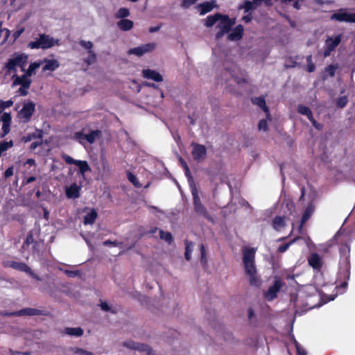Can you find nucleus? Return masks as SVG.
I'll return each instance as SVG.
<instances>
[{
    "label": "nucleus",
    "instance_id": "f257e3e1",
    "mask_svg": "<svg viewBox=\"0 0 355 355\" xmlns=\"http://www.w3.org/2000/svg\"><path fill=\"white\" fill-rule=\"evenodd\" d=\"M254 248H245L243 252V265L245 273L249 277V284L252 286L259 287L261 279L257 275V270L255 265Z\"/></svg>",
    "mask_w": 355,
    "mask_h": 355
},
{
    "label": "nucleus",
    "instance_id": "f03ea898",
    "mask_svg": "<svg viewBox=\"0 0 355 355\" xmlns=\"http://www.w3.org/2000/svg\"><path fill=\"white\" fill-rule=\"evenodd\" d=\"M85 129H82L80 131L76 132L73 134V139L78 141L80 144L84 145L85 141L89 144H92L96 139H100L102 137V131L101 130H92L87 134L84 133Z\"/></svg>",
    "mask_w": 355,
    "mask_h": 355
},
{
    "label": "nucleus",
    "instance_id": "7ed1b4c3",
    "mask_svg": "<svg viewBox=\"0 0 355 355\" xmlns=\"http://www.w3.org/2000/svg\"><path fill=\"white\" fill-rule=\"evenodd\" d=\"M58 44V40L45 33L40 34L39 38L28 43V46L31 49H47Z\"/></svg>",
    "mask_w": 355,
    "mask_h": 355
},
{
    "label": "nucleus",
    "instance_id": "20e7f679",
    "mask_svg": "<svg viewBox=\"0 0 355 355\" xmlns=\"http://www.w3.org/2000/svg\"><path fill=\"white\" fill-rule=\"evenodd\" d=\"M28 62V55L24 53L17 54L12 58L8 60L4 68L7 73L17 71V67H19L22 71H25L24 67Z\"/></svg>",
    "mask_w": 355,
    "mask_h": 355
},
{
    "label": "nucleus",
    "instance_id": "39448f33",
    "mask_svg": "<svg viewBox=\"0 0 355 355\" xmlns=\"http://www.w3.org/2000/svg\"><path fill=\"white\" fill-rule=\"evenodd\" d=\"M340 265L343 268V274L347 280L350 276V246L347 244L342 245L339 249Z\"/></svg>",
    "mask_w": 355,
    "mask_h": 355
},
{
    "label": "nucleus",
    "instance_id": "423d86ee",
    "mask_svg": "<svg viewBox=\"0 0 355 355\" xmlns=\"http://www.w3.org/2000/svg\"><path fill=\"white\" fill-rule=\"evenodd\" d=\"M218 21L219 23L217 25V28H219V31L216 34L217 40L222 38L225 34L229 33L232 27L236 23L235 19H230L229 16L225 15H222Z\"/></svg>",
    "mask_w": 355,
    "mask_h": 355
},
{
    "label": "nucleus",
    "instance_id": "0eeeda50",
    "mask_svg": "<svg viewBox=\"0 0 355 355\" xmlns=\"http://www.w3.org/2000/svg\"><path fill=\"white\" fill-rule=\"evenodd\" d=\"M193 200V209L194 211L199 216H203L205 218L210 220L211 217L209 214L206 207L201 202L200 198L198 196V190L193 188L191 191Z\"/></svg>",
    "mask_w": 355,
    "mask_h": 355
},
{
    "label": "nucleus",
    "instance_id": "6e6552de",
    "mask_svg": "<svg viewBox=\"0 0 355 355\" xmlns=\"http://www.w3.org/2000/svg\"><path fill=\"white\" fill-rule=\"evenodd\" d=\"M35 111V104L34 102L28 101L24 103L22 108L18 112V118L24 123H27Z\"/></svg>",
    "mask_w": 355,
    "mask_h": 355
},
{
    "label": "nucleus",
    "instance_id": "1a4fd4ad",
    "mask_svg": "<svg viewBox=\"0 0 355 355\" xmlns=\"http://www.w3.org/2000/svg\"><path fill=\"white\" fill-rule=\"evenodd\" d=\"M284 285V282L279 277H275V281L272 286H270L268 291L265 293V297L271 301L277 297V293L279 292L282 287Z\"/></svg>",
    "mask_w": 355,
    "mask_h": 355
},
{
    "label": "nucleus",
    "instance_id": "9d476101",
    "mask_svg": "<svg viewBox=\"0 0 355 355\" xmlns=\"http://www.w3.org/2000/svg\"><path fill=\"white\" fill-rule=\"evenodd\" d=\"M7 266L21 272H24L36 280H40V277L34 273L31 268L25 263L10 261L7 263Z\"/></svg>",
    "mask_w": 355,
    "mask_h": 355
},
{
    "label": "nucleus",
    "instance_id": "9b49d317",
    "mask_svg": "<svg viewBox=\"0 0 355 355\" xmlns=\"http://www.w3.org/2000/svg\"><path fill=\"white\" fill-rule=\"evenodd\" d=\"M191 146H192L191 155L195 161L200 162L206 158L207 150L205 146L196 142H192Z\"/></svg>",
    "mask_w": 355,
    "mask_h": 355
},
{
    "label": "nucleus",
    "instance_id": "f8f14e48",
    "mask_svg": "<svg viewBox=\"0 0 355 355\" xmlns=\"http://www.w3.org/2000/svg\"><path fill=\"white\" fill-rule=\"evenodd\" d=\"M340 42L341 35H338L334 37H328L325 40V48L323 52L324 57L329 56L331 53L340 44Z\"/></svg>",
    "mask_w": 355,
    "mask_h": 355
},
{
    "label": "nucleus",
    "instance_id": "ddd939ff",
    "mask_svg": "<svg viewBox=\"0 0 355 355\" xmlns=\"http://www.w3.org/2000/svg\"><path fill=\"white\" fill-rule=\"evenodd\" d=\"M62 159L67 164H74L79 168L80 173L84 175L86 172L90 171L91 168L87 161L76 160L68 155H63Z\"/></svg>",
    "mask_w": 355,
    "mask_h": 355
},
{
    "label": "nucleus",
    "instance_id": "4468645a",
    "mask_svg": "<svg viewBox=\"0 0 355 355\" xmlns=\"http://www.w3.org/2000/svg\"><path fill=\"white\" fill-rule=\"evenodd\" d=\"M62 159L67 164H74L79 168L80 173L84 175L86 172L90 171L91 168L87 161L76 160L68 155H63Z\"/></svg>",
    "mask_w": 355,
    "mask_h": 355
},
{
    "label": "nucleus",
    "instance_id": "2eb2a0df",
    "mask_svg": "<svg viewBox=\"0 0 355 355\" xmlns=\"http://www.w3.org/2000/svg\"><path fill=\"white\" fill-rule=\"evenodd\" d=\"M155 47L156 44L155 43H147L137 47L130 49L128 51V54L141 57L147 53L153 51Z\"/></svg>",
    "mask_w": 355,
    "mask_h": 355
},
{
    "label": "nucleus",
    "instance_id": "dca6fc26",
    "mask_svg": "<svg viewBox=\"0 0 355 355\" xmlns=\"http://www.w3.org/2000/svg\"><path fill=\"white\" fill-rule=\"evenodd\" d=\"M331 19L338 21L355 23V13H348L346 9H340L331 15Z\"/></svg>",
    "mask_w": 355,
    "mask_h": 355
},
{
    "label": "nucleus",
    "instance_id": "f3484780",
    "mask_svg": "<svg viewBox=\"0 0 355 355\" xmlns=\"http://www.w3.org/2000/svg\"><path fill=\"white\" fill-rule=\"evenodd\" d=\"M7 316H22V315H42V311L34 308H25L18 311L2 313Z\"/></svg>",
    "mask_w": 355,
    "mask_h": 355
},
{
    "label": "nucleus",
    "instance_id": "a211bd4d",
    "mask_svg": "<svg viewBox=\"0 0 355 355\" xmlns=\"http://www.w3.org/2000/svg\"><path fill=\"white\" fill-rule=\"evenodd\" d=\"M123 345L130 349L146 352L147 355H153V349L148 345L130 341L124 343Z\"/></svg>",
    "mask_w": 355,
    "mask_h": 355
},
{
    "label": "nucleus",
    "instance_id": "6ab92c4d",
    "mask_svg": "<svg viewBox=\"0 0 355 355\" xmlns=\"http://www.w3.org/2000/svg\"><path fill=\"white\" fill-rule=\"evenodd\" d=\"M12 78L13 80L12 87L20 85L24 87H30L32 83V80L30 77L26 76L24 73L21 76L14 74Z\"/></svg>",
    "mask_w": 355,
    "mask_h": 355
},
{
    "label": "nucleus",
    "instance_id": "aec40b11",
    "mask_svg": "<svg viewBox=\"0 0 355 355\" xmlns=\"http://www.w3.org/2000/svg\"><path fill=\"white\" fill-rule=\"evenodd\" d=\"M308 263L313 269L320 271L323 266L322 258L318 253H312L308 258Z\"/></svg>",
    "mask_w": 355,
    "mask_h": 355
},
{
    "label": "nucleus",
    "instance_id": "412c9836",
    "mask_svg": "<svg viewBox=\"0 0 355 355\" xmlns=\"http://www.w3.org/2000/svg\"><path fill=\"white\" fill-rule=\"evenodd\" d=\"M142 74L146 79L153 80L155 82L163 81L162 76L155 70L150 69H143Z\"/></svg>",
    "mask_w": 355,
    "mask_h": 355
},
{
    "label": "nucleus",
    "instance_id": "4be33fe9",
    "mask_svg": "<svg viewBox=\"0 0 355 355\" xmlns=\"http://www.w3.org/2000/svg\"><path fill=\"white\" fill-rule=\"evenodd\" d=\"M243 26L241 24L237 25L232 30L231 29V32L229 33L227 36V39L230 41H238L243 37Z\"/></svg>",
    "mask_w": 355,
    "mask_h": 355
},
{
    "label": "nucleus",
    "instance_id": "5701e85b",
    "mask_svg": "<svg viewBox=\"0 0 355 355\" xmlns=\"http://www.w3.org/2000/svg\"><path fill=\"white\" fill-rule=\"evenodd\" d=\"M80 187L78 186L76 183H73L66 189V196L68 198H78L80 196Z\"/></svg>",
    "mask_w": 355,
    "mask_h": 355
},
{
    "label": "nucleus",
    "instance_id": "b1692460",
    "mask_svg": "<svg viewBox=\"0 0 355 355\" xmlns=\"http://www.w3.org/2000/svg\"><path fill=\"white\" fill-rule=\"evenodd\" d=\"M251 101L254 105L259 106L268 116H270L269 108L266 105L265 97L263 96L251 98Z\"/></svg>",
    "mask_w": 355,
    "mask_h": 355
},
{
    "label": "nucleus",
    "instance_id": "393cba45",
    "mask_svg": "<svg viewBox=\"0 0 355 355\" xmlns=\"http://www.w3.org/2000/svg\"><path fill=\"white\" fill-rule=\"evenodd\" d=\"M216 6V5L214 1H205L198 4V8L199 9L200 15H204L206 13L211 12Z\"/></svg>",
    "mask_w": 355,
    "mask_h": 355
},
{
    "label": "nucleus",
    "instance_id": "a878e982",
    "mask_svg": "<svg viewBox=\"0 0 355 355\" xmlns=\"http://www.w3.org/2000/svg\"><path fill=\"white\" fill-rule=\"evenodd\" d=\"M45 63V65L42 68L43 71H53L56 70L60 67V62L57 60H49L47 58H44L43 62Z\"/></svg>",
    "mask_w": 355,
    "mask_h": 355
},
{
    "label": "nucleus",
    "instance_id": "bb28decb",
    "mask_svg": "<svg viewBox=\"0 0 355 355\" xmlns=\"http://www.w3.org/2000/svg\"><path fill=\"white\" fill-rule=\"evenodd\" d=\"M285 216H275L272 220V226L276 231H279L286 226Z\"/></svg>",
    "mask_w": 355,
    "mask_h": 355
},
{
    "label": "nucleus",
    "instance_id": "cd10ccee",
    "mask_svg": "<svg viewBox=\"0 0 355 355\" xmlns=\"http://www.w3.org/2000/svg\"><path fill=\"white\" fill-rule=\"evenodd\" d=\"M118 28L123 31H128L132 28L134 23L132 20L128 19H121L117 21Z\"/></svg>",
    "mask_w": 355,
    "mask_h": 355
},
{
    "label": "nucleus",
    "instance_id": "c85d7f7f",
    "mask_svg": "<svg viewBox=\"0 0 355 355\" xmlns=\"http://www.w3.org/2000/svg\"><path fill=\"white\" fill-rule=\"evenodd\" d=\"M222 17V14L216 13L213 15H209L205 19L204 25L206 27H211L213 26Z\"/></svg>",
    "mask_w": 355,
    "mask_h": 355
},
{
    "label": "nucleus",
    "instance_id": "c756f323",
    "mask_svg": "<svg viewBox=\"0 0 355 355\" xmlns=\"http://www.w3.org/2000/svg\"><path fill=\"white\" fill-rule=\"evenodd\" d=\"M64 333L69 336L80 337L83 336L84 331L81 327H66Z\"/></svg>",
    "mask_w": 355,
    "mask_h": 355
},
{
    "label": "nucleus",
    "instance_id": "7c9ffc66",
    "mask_svg": "<svg viewBox=\"0 0 355 355\" xmlns=\"http://www.w3.org/2000/svg\"><path fill=\"white\" fill-rule=\"evenodd\" d=\"M97 212L96 211L95 209H92L90 212L87 213L85 216H84V220H83V223L85 225H92L96 218H97Z\"/></svg>",
    "mask_w": 355,
    "mask_h": 355
},
{
    "label": "nucleus",
    "instance_id": "2f4dec72",
    "mask_svg": "<svg viewBox=\"0 0 355 355\" xmlns=\"http://www.w3.org/2000/svg\"><path fill=\"white\" fill-rule=\"evenodd\" d=\"M297 110V112L300 113V114L306 116L309 120L311 118L312 119L313 114L311 109L309 107L300 104L298 105Z\"/></svg>",
    "mask_w": 355,
    "mask_h": 355
},
{
    "label": "nucleus",
    "instance_id": "473e14b6",
    "mask_svg": "<svg viewBox=\"0 0 355 355\" xmlns=\"http://www.w3.org/2000/svg\"><path fill=\"white\" fill-rule=\"evenodd\" d=\"M185 252L184 257L186 260L189 261L191 258V252L193 251V242L189 240H185Z\"/></svg>",
    "mask_w": 355,
    "mask_h": 355
},
{
    "label": "nucleus",
    "instance_id": "72a5a7b5",
    "mask_svg": "<svg viewBox=\"0 0 355 355\" xmlns=\"http://www.w3.org/2000/svg\"><path fill=\"white\" fill-rule=\"evenodd\" d=\"M37 138H39V139L42 138V132L41 130H39L38 132L30 133V134L23 137L21 140L24 143H27V142H29V141H32L33 139H35Z\"/></svg>",
    "mask_w": 355,
    "mask_h": 355
},
{
    "label": "nucleus",
    "instance_id": "f704fd0d",
    "mask_svg": "<svg viewBox=\"0 0 355 355\" xmlns=\"http://www.w3.org/2000/svg\"><path fill=\"white\" fill-rule=\"evenodd\" d=\"M313 206L312 205H309L304 212L302 214V218L300 221H302V223H305L311 217L312 212L313 211Z\"/></svg>",
    "mask_w": 355,
    "mask_h": 355
},
{
    "label": "nucleus",
    "instance_id": "c9c22d12",
    "mask_svg": "<svg viewBox=\"0 0 355 355\" xmlns=\"http://www.w3.org/2000/svg\"><path fill=\"white\" fill-rule=\"evenodd\" d=\"M14 146V143L12 140L2 141H0V157H1L3 153L8 150L9 148H12Z\"/></svg>",
    "mask_w": 355,
    "mask_h": 355
},
{
    "label": "nucleus",
    "instance_id": "e433bc0d",
    "mask_svg": "<svg viewBox=\"0 0 355 355\" xmlns=\"http://www.w3.org/2000/svg\"><path fill=\"white\" fill-rule=\"evenodd\" d=\"M42 62H34L31 63L27 70L25 71L24 74L28 77H31L35 70L40 67Z\"/></svg>",
    "mask_w": 355,
    "mask_h": 355
},
{
    "label": "nucleus",
    "instance_id": "4c0bfd02",
    "mask_svg": "<svg viewBox=\"0 0 355 355\" xmlns=\"http://www.w3.org/2000/svg\"><path fill=\"white\" fill-rule=\"evenodd\" d=\"M300 239H301L300 236H297V237L294 238L293 239H292L291 241H290L288 243H284V244L279 246V248L277 249V252L279 253L285 252L292 244H293L294 243H295L297 240H299Z\"/></svg>",
    "mask_w": 355,
    "mask_h": 355
},
{
    "label": "nucleus",
    "instance_id": "58836bf2",
    "mask_svg": "<svg viewBox=\"0 0 355 355\" xmlns=\"http://www.w3.org/2000/svg\"><path fill=\"white\" fill-rule=\"evenodd\" d=\"M130 13L129 9L126 8H121L118 10L116 13V18L117 19H124L130 16Z\"/></svg>",
    "mask_w": 355,
    "mask_h": 355
},
{
    "label": "nucleus",
    "instance_id": "ea45409f",
    "mask_svg": "<svg viewBox=\"0 0 355 355\" xmlns=\"http://www.w3.org/2000/svg\"><path fill=\"white\" fill-rule=\"evenodd\" d=\"M200 262L203 266H206L207 264V252L204 244L200 245Z\"/></svg>",
    "mask_w": 355,
    "mask_h": 355
},
{
    "label": "nucleus",
    "instance_id": "a19ab883",
    "mask_svg": "<svg viewBox=\"0 0 355 355\" xmlns=\"http://www.w3.org/2000/svg\"><path fill=\"white\" fill-rule=\"evenodd\" d=\"M245 1L241 4L239 5V9H244L245 12H248L252 10H254V5H253L252 1H250L249 0H245Z\"/></svg>",
    "mask_w": 355,
    "mask_h": 355
},
{
    "label": "nucleus",
    "instance_id": "79ce46f5",
    "mask_svg": "<svg viewBox=\"0 0 355 355\" xmlns=\"http://www.w3.org/2000/svg\"><path fill=\"white\" fill-rule=\"evenodd\" d=\"M128 180L137 188H140L141 187L139 183L137 178L131 172H128L127 173Z\"/></svg>",
    "mask_w": 355,
    "mask_h": 355
},
{
    "label": "nucleus",
    "instance_id": "37998d69",
    "mask_svg": "<svg viewBox=\"0 0 355 355\" xmlns=\"http://www.w3.org/2000/svg\"><path fill=\"white\" fill-rule=\"evenodd\" d=\"M88 57L84 60L87 65H91L96 62V55L94 51H88Z\"/></svg>",
    "mask_w": 355,
    "mask_h": 355
},
{
    "label": "nucleus",
    "instance_id": "c03bdc74",
    "mask_svg": "<svg viewBox=\"0 0 355 355\" xmlns=\"http://www.w3.org/2000/svg\"><path fill=\"white\" fill-rule=\"evenodd\" d=\"M159 236L162 239L165 240L169 244H171L173 241V236H172L171 233H170V232L160 230Z\"/></svg>",
    "mask_w": 355,
    "mask_h": 355
},
{
    "label": "nucleus",
    "instance_id": "a18cd8bd",
    "mask_svg": "<svg viewBox=\"0 0 355 355\" xmlns=\"http://www.w3.org/2000/svg\"><path fill=\"white\" fill-rule=\"evenodd\" d=\"M348 103L347 96H342L336 99V106L339 108H343Z\"/></svg>",
    "mask_w": 355,
    "mask_h": 355
},
{
    "label": "nucleus",
    "instance_id": "49530a36",
    "mask_svg": "<svg viewBox=\"0 0 355 355\" xmlns=\"http://www.w3.org/2000/svg\"><path fill=\"white\" fill-rule=\"evenodd\" d=\"M13 105V101L12 100H8L6 101H3L0 100V114L6 108L11 107Z\"/></svg>",
    "mask_w": 355,
    "mask_h": 355
},
{
    "label": "nucleus",
    "instance_id": "de8ad7c7",
    "mask_svg": "<svg viewBox=\"0 0 355 355\" xmlns=\"http://www.w3.org/2000/svg\"><path fill=\"white\" fill-rule=\"evenodd\" d=\"M71 350H72L73 354H78V355H94L91 352H88V351H87L85 349H81V348H78V347L73 348Z\"/></svg>",
    "mask_w": 355,
    "mask_h": 355
},
{
    "label": "nucleus",
    "instance_id": "09e8293b",
    "mask_svg": "<svg viewBox=\"0 0 355 355\" xmlns=\"http://www.w3.org/2000/svg\"><path fill=\"white\" fill-rule=\"evenodd\" d=\"M79 44L88 50V51H92V48H93V43L90 41H85V40H80L79 42Z\"/></svg>",
    "mask_w": 355,
    "mask_h": 355
},
{
    "label": "nucleus",
    "instance_id": "8fccbe9b",
    "mask_svg": "<svg viewBox=\"0 0 355 355\" xmlns=\"http://www.w3.org/2000/svg\"><path fill=\"white\" fill-rule=\"evenodd\" d=\"M258 128L259 130L266 132L268 130L267 121L266 119L260 120L258 124Z\"/></svg>",
    "mask_w": 355,
    "mask_h": 355
},
{
    "label": "nucleus",
    "instance_id": "3c124183",
    "mask_svg": "<svg viewBox=\"0 0 355 355\" xmlns=\"http://www.w3.org/2000/svg\"><path fill=\"white\" fill-rule=\"evenodd\" d=\"M336 69H337V66H335L334 64H330V65H328L325 68V71H326V72L328 73L329 76L333 77L335 76V71H336Z\"/></svg>",
    "mask_w": 355,
    "mask_h": 355
},
{
    "label": "nucleus",
    "instance_id": "603ef678",
    "mask_svg": "<svg viewBox=\"0 0 355 355\" xmlns=\"http://www.w3.org/2000/svg\"><path fill=\"white\" fill-rule=\"evenodd\" d=\"M198 0H182L181 6L184 9H188L191 6L193 5Z\"/></svg>",
    "mask_w": 355,
    "mask_h": 355
},
{
    "label": "nucleus",
    "instance_id": "864d4df0",
    "mask_svg": "<svg viewBox=\"0 0 355 355\" xmlns=\"http://www.w3.org/2000/svg\"><path fill=\"white\" fill-rule=\"evenodd\" d=\"M33 242V236L31 233H28L26 237V239L24 241L22 248H25V246H29L31 243Z\"/></svg>",
    "mask_w": 355,
    "mask_h": 355
},
{
    "label": "nucleus",
    "instance_id": "5fc2aeb1",
    "mask_svg": "<svg viewBox=\"0 0 355 355\" xmlns=\"http://www.w3.org/2000/svg\"><path fill=\"white\" fill-rule=\"evenodd\" d=\"M11 115L10 113L4 112L1 116V121L3 123H11Z\"/></svg>",
    "mask_w": 355,
    "mask_h": 355
},
{
    "label": "nucleus",
    "instance_id": "6e6d98bb",
    "mask_svg": "<svg viewBox=\"0 0 355 355\" xmlns=\"http://www.w3.org/2000/svg\"><path fill=\"white\" fill-rule=\"evenodd\" d=\"M309 121L311 122L313 126L318 130H322L323 128V124L317 122V121L312 116Z\"/></svg>",
    "mask_w": 355,
    "mask_h": 355
},
{
    "label": "nucleus",
    "instance_id": "4d7b16f0",
    "mask_svg": "<svg viewBox=\"0 0 355 355\" xmlns=\"http://www.w3.org/2000/svg\"><path fill=\"white\" fill-rule=\"evenodd\" d=\"M286 2H293V6L297 10H300L302 6V3L304 0H284Z\"/></svg>",
    "mask_w": 355,
    "mask_h": 355
},
{
    "label": "nucleus",
    "instance_id": "13d9d810",
    "mask_svg": "<svg viewBox=\"0 0 355 355\" xmlns=\"http://www.w3.org/2000/svg\"><path fill=\"white\" fill-rule=\"evenodd\" d=\"M100 306H101V309L103 311H111L112 313H116V311H114L113 309H111L110 306L105 302H101V304H100Z\"/></svg>",
    "mask_w": 355,
    "mask_h": 355
},
{
    "label": "nucleus",
    "instance_id": "bf43d9fd",
    "mask_svg": "<svg viewBox=\"0 0 355 355\" xmlns=\"http://www.w3.org/2000/svg\"><path fill=\"white\" fill-rule=\"evenodd\" d=\"M298 59V57L296 56L295 58L290 57L288 59V62H290L289 64H286V67H295L297 64V60Z\"/></svg>",
    "mask_w": 355,
    "mask_h": 355
},
{
    "label": "nucleus",
    "instance_id": "052dcab7",
    "mask_svg": "<svg viewBox=\"0 0 355 355\" xmlns=\"http://www.w3.org/2000/svg\"><path fill=\"white\" fill-rule=\"evenodd\" d=\"M2 130H3V134L1 135V137H3L9 133V132L10 130V123H3L2 124Z\"/></svg>",
    "mask_w": 355,
    "mask_h": 355
},
{
    "label": "nucleus",
    "instance_id": "680f3d73",
    "mask_svg": "<svg viewBox=\"0 0 355 355\" xmlns=\"http://www.w3.org/2000/svg\"><path fill=\"white\" fill-rule=\"evenodd\" d=\"M13 173H14V168L13 166H10L8 167L4 172L3 173V176H4V178L5 179H8L10 177H11L12 175H13Z\"/></svg>",
    "mask_w": 355,
    "mask_h": 355
},
{
    "label": "nucleus",
    "instance_id": "e2e57ef3",
    "mask_svg": "<svg viewBox=\"0 0 355 355\" xmlns=\"http://www.w3.org/2000/svg\"><path fill=\"white\" fill-rule=\"evenodd\" d=\"M29 88L30 87H24L21 86L17 92L18 94H19L21 96H26L28 94V90Z\"/></svg>",
    "mask_w": 355,
    "mask_h": 355
},
{
    "label": "nucleus",
    "instance_id": "0e129e2a",
    "mask_svg": "<svg viewBox=\"0 0 355 355\" xmlns=\"http://www.w3.org/2000/svg\"><path fill=\"white\" fill-rule=\"evenodd\" d=\"M120 243H119L116 240L112 241L110 240H106L103 243L104 246L112 245V246H119Z\"/></svg>",
    "mask_w": 355,
    "mask_h": 355
},
{
    "label": "nucleus",
    "instance_id": "69168bd1",
    "mask_svg": "<svg viewBox=\"0 0 355 355\" xmlns=\"http://www.w3.org/2000/svg\"><path fill=\"white\" fill-rule=\"evenodd\" d=\"M78 273H79L78 270H65V274L68 277H76L78 275Z\"/></svg>",
    "mask_w": 355,
    "mask_h": 355
},
{
    "label": "nucleus",
    "instance_id": "338daca9",
    "mask_svg": "<svg viewBox=\"0 0 355 355\" xmlns=\"http://www.w3.org/2000/svg\"><path fill=\"white\" fill-rule=\"evenodd\" d=\"M36 180V178L35 176H30L27 178L26 180H23V184H28L32 183Z\"/></svg>",
    "mask_w": 355,
    "mask_h": 355
},
{
    "label": "nucleus",
    "instance_id": "774afa93",
    "mask_svg": "<svg viewBox=\"0 0 355 355\" xmlns=\"http://www.w3.org/2000/svg\"><path fill=\"white\" fill-rule=\"evenodd\" d=\"M42 145V142L41 141H34L33 142L31 146H30V150H35L38 146H41Z\"/></svg>",
    "mask_w": 355,
    "mask_h": 355
}]
</instances>
